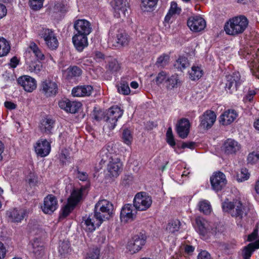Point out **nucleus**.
Returning <instances> with one entry per match:
<instances>
[{"label":"nucleus","instance_id":"38","mask_svg":"<svg viewBox=\"0 0 259 259\" xmlns=\"http://www.w3.org/2000/svg\"><path fill=\"white\" fill-rule=\"evenodd\" d=\"M157 0H141V7L144 11H151L157 4Z\"/></svg>","mask_w":259,"mask_h":259},{"label":"nucleus","instance_id":"40","mask_svg":"<svg viewBox=\"0 0 259 259\" xmlns=\"http://www.w3.org/2000/svg\"><path fill=\"white\" fill-rule=\"evenodd\" d=\"M180 222L178 220H172L170 221L166 226V230L169 233H174L179 230Z\"/></svg>","mask_w":259,"mask_h":259},{"label":"nucleus","instance_id":"19","mask_svg":"<svg viewBox=\"0 0 259 259\" xmlns=\"http://www.w3.org/2000/svg\"><path fill=\"white\" fill-rule=\"evenodd\" d=\"M17 81L27 92H32L36 88V80L29 76L24 75L21 76L18 79Z\"/></svg>","mask_w":259,"mask_h":259},{"label":"nucleus","instance_id":"22","mask_svg":"<svg viewBox=\"0 0 259 259\" xmlns=\"http://www.w3.org/2000/svg\"><path fill=\"white\" fill-rule=\"evenodd\" d=\"M34 148L35 151L38 155L41 157H45L50 153L51 145L47 140H41L36 143Z\"/></svg>","mask_w":259,"mask_h":259},{"label":"nucleus","instance_id":"29","mask_svg":"<svg viewBox=\"0 0 259 259\" xmlns=\"http://www.w3.org/2000/svg\"><path fill=\"white\" fill-rule=\"evenodd\" d=\"M131 204H126L122 207L120 212V219L122 221L126 222L133 220L135 215L133 212Z\"/></svg>","mask_w":259,"mask_h":259},{"label":"nucleus","instance_id":"6","mask_svg":"<svg viewBox=\"0 0 259 259\" xmlns=\"http://www.w3.org/2000/svg\"><path fill=\"white\" fill-rule=\"evenodd\" d=\"M38 35L45 41L46 45L51 49H56L58 46V41L54 31L51 29L42 28L39 30Z\"/></svg>","mask_w":259,"mask_h":259},{"label":"nucleus","instance_id":"26","mask_svg":"<svg viewBox=\"0 0 259 259\" xmlns=\"http://www.w3.org/2000/svg\"><path fill=\"white\" fill-rule=\"evenodd\" d=\"M98 220L95 219L94 215H90L88 218H83L81 222L82 226L86 230L89 232L94 231L96 227L100 226L101 224H97Z\"/></svg>","mask_w":259,"mask_h":259},{"label":"nucleus","instance_id":"11","mask_svg":"<svg viewBox=\"0 0 259 259\" xmlns=\"http://www.w3.org/2000/svg\"><path fill=\"white\" fill-rule=\"evenodd\" d=\"M27 210L24 209L13 208L7 211L6 217L9 222L18 223L25 218Z\"/></svg>","mask_w":259,"mask_h":259},{"label":"nucleus","instance_id":"23","mask_svg":"<svg viewBox=\"0 0 259 259\" xmlns=\"http://www.w3.org/2000/svg\"><path fill=\"white\" fill-rule=\"evenodd\" d=\"M196 223L197 226L199 234L203 236L208 233L215 235L216 234V229H210L208 222L204 219L201 218H197L196 219Z\"/></svg>","mask_w":259,"mask_h":259},{"label":"nucleus","instance_id":"12","mask_svg":"<svg viewBox=\"0 0 259 259\" xmlns=\"http://www.w3.org/2000/svg\"><path fill=\"white\" fill-rule=\"evenodd\" d=\"M210 183L213 190L216 191L221 190L227 183L225 175L220 171L214 173L210 177Z\"/></svg>","mask_w":259,"mask_h":259},{"label":"nucleus","instance_id":"44","mask_svg":"<svg viewBox=\"0 0 259 259\" xmlns=\"http://www.w3.org/2000/svg\"><path fill=\"white\" fill-rule=\"evenodd\" d=\"M176 67L180 69L181 70L185 69L189 66L187 58L185 57H180L177 60L176 64L175 65Z\"/></svg>","mask_w":259,"mask_h":259},{"label":"nucleus","instance_id":"48","mask_svg":"<svg viewBox=\"0 0 259 259\" xmlns=\"http://www.w3.org/2000/svg\"><path fill=\"white\" fill-rule=\"evenodd\" d=\"M249 176L248 170L246 168H242L240 173L237 176V180L238 182H242L247 180Z\"/></svg>","mask_w":259,"mask_h":259},{"label":"nucleus","instance_id":"37","mask_svg":"<svg viewBox=\"0 0 259 259\" xmlns=\"http://www.w3.org/2000/svg\"><path fill=\"white\" fill-rule=\"evenodd\" d=\"M29 48L34 54L37 58V60H44L45 59V55L35 43L31 42L30 44Z\"/></svg>","mask_w":259,"mask_h":259},{"label":"nucleus","instance_id":"32","mask_svg":"<svg viewBox=\"0 0 259 259\" xmlns=\"http://www.w3.org/2000/svg\"><path fill=\"white\" fill-rule=\"evenodd\" d=\"M259 248V241L250 243L245 246L242 251V255L244 259H249L253 252Z\"/></svg>","mask_w":259,"mask_h":259},{"label":"nucleus","instance_id":"4","mask_svg":"<svg viewBox=\"0 0 259 259\" xmlns=\"http://www.w3.org/2000/svg\"><path fill=\"white\" fill-rule=\"evenodd\" d=\"M123 114V111L120 108L115 106L111 107L106 112L103 119L106 121L108 127L111 130L115 128L118 119Z\"/></svg>","mask_w":259,"mask_h":259},{"label":"nucleus","instance_id":"2","mask_svg":"<svg viewBox=\"0 0 259 259\" xmlns=\"http://www.w3.org/2000/svg\"><path fill=\"white\" fill-rule=\"evenodd\" d=\"M248 25V20L243 15L233 17L227 21L224 26L226 33L230 35L236 36L242 34Z\"/></svg>","mask_w":259,"mask_h":259},{"label":"nucleus","instance_id":"59","mask_svg":"<svg viewBox=\"0 0 259 259\" xmlns=\"http://www.w3.org/2000/svg\"><path fill=\"white\" fill-rule=\"evenodd\" d=\"M259 159V155L255 154L253 153H250L247 157V161L250 163H254Z\"/></svg>","mask_w":259,"mask_h":259},{"label":"nucleus","instance_id":"53","mask_svg":"<svg viewBox=\"0 0 259 259\" xmlns=\"http://www.w3.org/2000/svg\"><path fill=\"white\" fill-rule=\"evenodd\" d=\"M166 78V74L164 71L159 72L155 78L157 84L162 83Z\"/></svg>","mask_w":259,"mask_h":259},{"label":"nucleus","instance_id":"28","mask_svg":"<svg viewBox=\"0 0 259 259\" xmlns=\"http://www.w3.org/2000/svg\"><path fill=\"white\" fill-rule=\"evenodd\" d=\"M55 121L50 118L43 119L39 125V128L44 134L50 135L52 134V130L54 127Z\"/></svg>","mask_w":259,"mask_h":259},{"label":"nucleus","instance_id":"41","mask_svg":"<svg viewBox=\"0 0 259 259\" xmlns=\"http://www.w3.org/2000/svg\"><path fill=\"white\" fill-rule=\"evenodd\" d=\"M166 82L167 88L171 89L177 87L178 83H180L178 75L177 74L171 75L166 80Z\"/></svg>","mask_w":259,"mask_h":259},{"label":"nucleus","instance_id":"33","mask_svg":"<svg viewBox=\"0 0 259 259\" xmlns=\"http://www.w3.org/2000/svg\"><path fill=\"white\" fill-rule=\"evenodd\" d=\"M100 156L101 158L100 163L105 164L106 162L110 163L111 161H113L114 157H117L118 155L114 153L109 152L107 148L103 149L100 152Z\"/></svg>","mask_w":259,"mask_h":259},{"label":"nucleus","instance_id":"15","mask_svg":"<svg viewBox=\"0 0 259 259\" xmlns=\"http://www.w3.org/2000/svg\"><path fill=\"white\" fill-rule=\"evenodd\" d=\"M95 207L98 209V210L101 211L104 214V218H110L113 213V205L109 201L103 199L99 201L95 205Z\"/></svg>","mask_w":259,"mask_h":259},{"label":"nucleus","instance_id":"25","mask_svg":"<svg viewBox=\"0 0 259 259\" xmlns=\"http://www.w3.org/2000/svg\"><path fill=\"white\" fill-rule=\"evenodd\" d=\"M72 41L76 49L82 51L88 45L87 35L75 33L72 37Z\"/></svg>","mask_w":259,"mask_h":259},{"label":"nucleus","instance_id":"8","mask_svg":"<svg viewBox=\"0 0 259 259\" xmlns=\"http://www.w3.org/2000/svg\"><path fill=\"white\" fill-rule=\"evenodd\" d=\"M109 35L112 37L113 41L116 44V47H124L128 45L130 38L124 30L111 28L109 31Z\"/></svg>","mask_w":259,"mask_h":259},{"label":"nucleus","instance_id":"1","mask_svg":"<svg viewBox=\"0 0 259 259\" xmlns=\"http://www.w3.org/2000/svg\"><path fill=\"white\" fill-rule=\"evenodd\" d=\"M222 206L224 211L229 212L233 217H235L240 220L238 225H240L241 227L245 225L248 209L243 206L240 201L236 200L230 202L228 199H226L222 203Z\"/></svg>","mask_w":259,"mask_h":259},{"label":"nucleus","instance_id":"56","mask_svg":"<svg viewBox=\"0 0 259 259\" xmlns=\"http://www.w3.org/2000/svg\"><path fill=\"white\" fill-rule=\"evenodd\" d=\"M69 250V247L67 243L62 242L59 247V251L61 254L67 253Z\"/></svg>","mask_w":259,"mask_h":259},{"label":"nucleus","instance_id":"46","mask_svg":"<svg viewBox=\"0 0 259 259\" xmlns=\"http://www.w3.org/2000/svg\"><path fill=\"white\" fill-rule=\"evenodd\" d=\"M169 59V57L168 55L163 54L158 58L155 65L158 67H164L168 64Z\"/></svg>","mask_w":259,"mask_h":259},{"label":"nucleus","instance_id":"30","mask_svg":"<svg viewBox=\"0 0 259 259\" xmlns=\"http://www.w3.org/2000/svg\"><path fill=\"white\" fill-rule=\"evenodd\" d=\"M93 91L91 85L79 86L73 89L72 94L75 97L89 96Z\"/></svg>","mask_w":259,"mask_h":259},{"label":"nucleus","instance_id":"55","mask_svg":"<svg viewBox=\"0 0 259 259\" xmlns=\"http://www.w3.org/2000/svg\"><path fill=\"white\" fill-rule=\"evenodd\" d=\"M104 115L105 114L103 111L101 110L96 111L95 109H94L93 113V118L97 121H99L103 118Z\"/></svg>","mask_w":259,"mask_h":259},{"label":"nucleus","instance_id":"39","mask_svg":"<svg viewBox=\"0 0 259 259\" xmlns=\"http://www.w3.org/2000/svg\"><path fill=\"white\" fill-rule=\"evenodd\" d=\"M203 75V70L198 66H193L190 72V78L193 80L199 79Z\"/></svg>","mask_w":259,"mask_h":259},{"label":"nucleus","instance_id":"54","mask_svg":"<svg viewBox=\"0 0 259 259\" xmlns=\"http://www.w3.org/2000/svg\"><path fill=\"white\" fill-rule=\"evenodd\" d=\"M170 13L174 14H180L181 9L178 7L177 4L175 2H172L170 5V8L169 10Z\"/></svg>","mask_w":259,"mask_h":259},{"label":"nucleus","instance_id":"50","mask_svg":"<svg viewBox=\"0 0 259 259\" xmlns=\"http://www.w3.org/2000/svg\"><path fill=\"white\" fill-rule=\"evenodd\" d=\"M103 215H104V214H103V212H102L101 211H98V209H96L95 207L94 209V217L95 219L98 220V223L97 224H101L103 221L109 220L110 218H104Z\"/></svg>","mask_w":259,"mask_h":259},{"label":"nucleus","instance_id":"64","mask_svg":"<svg viewBox=\"0 0 259 259\" xmlns=\"http://www.w3.org/2000/svg\"><path fill=\"white\" fill-rule=\"evenodd\" d=\"M256 61L254 68L256 70V72L254 75L259 79V51L256 53Z\"/></svg>","mask_w":259,"mask_h":259},{"label":"nucleus","instance_id":"16","mask_svg":"<svg viewBox=\"0 0 259 259\" xmlns=\"http://www.w3.org/2000/svg\"><path fill=\"white\" fill-rule=\"evenodd\" d=\"M216 119L214 112L211 110L206 111L200 117V125L204 129L210 128L214 124Z\"/></svg>","mask_w":259,"mask_h":259},{"label":"nucleus","instance_id":"43","mask_svg":"<svg viewBox=\"0 0 259 259\" xmlns=\"http://www.w3.org/2000/svg\"><path fill=\"white\" fill-rule=\"evenodd\" d=\"M120 68V65L116 60H112L109 62L107 65V71L111 73H114L118 71Z\"/></svg>","mask_w":259,"mask_h":259},{"label":"nucleus","instance_id":"34","mask_svg":"<svg viewBox=\"0 0 259 259\" xmlns=\"http://www.w3.org/2000/svg\"><path fill=\"white\" fill-rule=\"evenodd\" d=\"M25 61L26 63L28 65V69L30 72H34L37 73L42 69L41 63L38 60L32 61L26 58Z\"/></svg>","mask_w":259,"mask_h":259},{"label":"nucleus","instance_id":"10","mask_svg":"<svg viewBox=\"0 0 259 259\" xmlns=\"http://www.w3.org/2000/svg\"><path fill=\"white\" fill-rule=\"evenodd\" d=\"M225 89L230 93H232L233 90H237L242 82L241 79L240 73L238 72H235L232 74L226 76L225 77Z\"/></svg>","mask_w":259,"mask_h":259},{"label":"nucleus","instance_id":"42","mask_svg":"<svg viewBox=\"0 0 259 259\" xmlns=\"http://www.w3.org/2000/svg\"><path fill=\"white\" fill-rule=\"evenodd\" d=\"M199 210L205 214H208L211 212V205L209 202L205 200H202L198 204Z\"/></svg>","mask_w":259,"mask_h":259},{"label":"nucleus","instance_id":"47","mask_svg":"<svg viewBox=\"0 0 259 259\" xmlns=\"http://www.w3.org/2000/svg\"><path fill=\"white\" fill-rule=\"evenodd\" d=\"M100 253L98 248H93L87 253L86 259H99Z\"/></svg>","mask_w":259,"mask_h":259},{"label":"nucleus","instance_id":"51","mask_svg":"<svg viewBox=\"0 0 259 259\" xmlns=\"http://www.w3.org/2000/svg\"><path fill=\"white\" fill-rule=\"evenodd\" d=\"M68 70L69 74L73 76H79L82 73L80 68L76 66L70 67Z\"/></svg>","mask_w":259,"mask_h":259},{"label":"nucleus","instance_id":"7","mask_svg":"<svg viewBox=\"0 0 259 259\" xmlns=\"http://www.w3.org/2000/svg\"><path fill=\"white\" fill-rule=\"evenodd\" d=\"M152 202L151 197L147 195L145 192H143L138 193L135 195L133 204L137 210L144 211L150 207Z\"/></svg>","mask_w":259,"mask_h":259},{"label":"nucleus","instance_id":"45","mask_svg":"<svg viewBox=\"0 0 259 259\" xmlns=\"http://www.w3.org/2000/svg\"><path fill=\"white\" fill-rule=\"evenodd\" d=\"M122 140L124 143L127 145L131 144L133 141V136L131 132L128 129H124L122 132Z\"/></svg>","mask_w":259,"mask_h":259},{"label":"nucleus","instance_id":"35","mask_svg":"<svg viewBox=\"0 0 259 259\" xmlns=\"http://www.w3.org/2000/svg\"><path fill=\"white\" fill-rule=\"evenodd\" d=\"M118 92L122 95H128L131 93L128 83L125 78H122L120 83L117 85Z\"/></svg>","mask_w":259,"mask_h":259},{"label":"nucleus","instance_id":"5","mask_svg":"<svg viewBox=\"0 0 259 259\" xmlns=\"http://www.w3.org/2000/svg\"><path fill=\"white\" fill-rule=\"evenodd\" d=\"M146 239L147 236L143 232L134 235L128 242L127 249L131 253L138 252L145 245Z\"/></svg>","mask_w":259,"mask_h":259},{"label":"nucleus","instance_id":"60","mask_svg":"<svg viewBox=\"0 0 259 259\" xmlns=\"http://www.w3.org/2000/svg\"><path fill=\"white\" fill-rule=\"evenodd\" d=\"M7 250L4 243L0 241V259L5 257Z\"/></svg>","mask_w":259,"mask_h":259},{"label":"nucleus","instance_id":"31","mask_svg":"<svg viewBox=\"0 0 259 259\" xmlns=\"http://www.w3.org/2000/svg\"><path fill=\"white\" fill-rule=\"evenodd\" d=\"M111 4L115 12L118 13L117 17L120 16V12L122 15H125V12L127 11L125 2H124L123 0H113Z\"/></svg>","mask_w":259,"mask_h":259},{"label":"nucleus","instance_id":"27","mask_svg":"<svg viewBox=\"0 0 259 259\" xmlns=\"http://www.w3.org/2000/svg\"><path fill=\"white\" fill-rule=\"evenodd\" d=\"M237 116L236 112L234 110H228L221 115L220 122L223 125H229L234 121Z\"/></svg>","mask_w":259,"mask_h":259},{"label":"nucleus","instance_id":"62","mask_svg":"<svg viewBox=\"0 0 259 259\" xmlns=\"http://www.w3.org/2000/svg\"><path fill=\"white\" fill-rule=\"evenodd\" d=\"M198 259H211L210 254L204 250L200 252L198 255Z\"/></svg>","mask_w":259,"mask_h":259},{"label":"nucleus","instance_id":"14","mask_svg":"<svg viewBox=\"0 0 259 259\" xmlns=\"http://www.w3.org/2000/svg\"><path fill=\"white\" fill-rule=\"evenodd\" d=\"M58 201L53 195H48L44 199V205L41 206L42 211L47 214L53 213L57 208Z\"/></svg>","mask_w":259,"mask_h":259},{"label":"nucleus","instance_id":"13","mask_svg":"<svg viewBox=\"0 0 259 259\" xmlns=\"http://www.w3.org/2000/svg\"><path fill=\"white\" fill-rule=\"evenodd\" d=\"M113 160L108 164L107 167V175L110 178H116L122 170V164L119 157H114Z\"/></svg>","mask_w":259,"mask_h":259},{"label":"nucleus","instance_id":"58","mask_svg":"<svg viewBox=\"0 0 259 259\" xmlns=\"http://www.w3.org/2000/svg\"><path fill=\"white\" fill-rule=\"evenodd\" d=\"M256 94L255 92L253 90H250L248 91L247 94L244 98V101L246 102L247 101L251 102L252 101L253 96Z\"/></svg>","mask_w":259,"mask_h":259},{"label":"nucleus","instance_id":"17","mask_svg":"<svg viewBox=\"0 0 259 259\" xmlns=\"http://www.w3.org/2000/svg\"><path fill=\"white\" fill-rule=\"evenodd\" d=\"M58 105L60 108L64 109L67 112L75 113L78 112V109L81 106V104L79 102L70 101L69 100L66 99L60 101L58 103Z\"/></svg>","mask_w":259,"mask_h":259},{"label":"nucleus","instance_id":"20","mask_svg":"<svg viewBox=\"0 0 259 259\" xmlns=\"http://www.w3.org/2000/svg\"><path fill=\"white\" fill-rule=\"evenodd\" d=\"M74 28L77 34L88 35L92 31L90 22L85 20H78L74 24Z\"/></svg>","mask_w":259,"mask_h":259},{"label":"nucleus","instance_id":"49","mask_svg":"<svg viewBox=\"0 0 259 259\" xmlns=\"http://www.w3.org/2000/svg\"><path fill=\"white\" fill-rule=\"evenodd\" d=\"M44 0H29L30 6L33 10H39L43 5Z\"/></svg>","mask_w":259,"mask_h":259},{"label":"nucleus","instance_id":"3","mask_svg":"<svg viewBox=\"0 0 259 259\" xmlns=\"http://www.w3.org/2000/svg\"><path fill=\"white\" fill-rule=\"evenodd\" d=\"M85 190L84 187L74 189L71 193L70 196L68 199L67 204L63 207L62 209V216L64 218L66 217L74 209L75 205L80 200L82 192Z\"/></svg>","mask_w":259,"mask_h":259},{"label":"nucleus","instance_id":"18","mask_svg":"<svg viewBox=\"0 0 259 259\" xmlns=\"http://www.w3.org/2000/svg\"><path fill=\"white\" fill-rule=\"evenodd\" d=\"M187 25L191 30L198 32L205 28L206 23L204 19L202 17L195 16L189 18L187 21Z\"/></svg>","mask_w":259,"mask_h":259},{"label":"nucleus","instance_id":"24","mask_svg":"<svg viewBox=\"0 0 259 259\" xmlns=\"http://www.w3.org/2000/svg\"><path fill=\"white\" fill-rule=\"evenodd\" d=\"M241 145L232 139H227L224 144L225 153L227 154H236L241 149Z\"/></svg>","mask_w":259,"mask_h":259},{"label":"nucleus","instance_id":"21","mask_svg":"<svg viewBox=\"0 0 259 259\" xmlns=\"http://www.w3.org/2000/svg\"><path fill=\"white\" fill-rule=\"evenodd\" d=\"M190 123L187 118L181 119L177 125V132L179 137L182 139L186 138L190 131Z\"/></svg>","mask_w":259,"mask_h":259},{"label":"nucleus","instance_id":"57","mask_svg":"<svg viewBox=\"0 0 259 259\" xmlns=\"http://www.w3.org/2000/svg\"><path fill=\"white\" fill-rule=\"evenodd\" d=\"M65 5L62 3L57 2L54 6V11L55 12H63L65 11Z\"/></svg>","mask_w":259,"mask_h":259},{"label":"nucleus","instance_id":"9","mask_svg":"<svg viewBox=\"0 0 259 259\" xmlns=\"http://www.w3.org/2000/svg\"><path fill=\"white\" fill-rule=\"evenodd\" d=\"M58 91V87L56 81L50 79H46L41 81L40 92L45 96L49 97L55 96Z\"/></svg>","mask_w":259,"mask_h":259},{"label":"nucleus","instance_id":"52","mask_svg":"<svg viewBox=\"0 0 259 259\" xmlns=\"http://www.w3.org/2000/svg\"><path fill=\"white\" fill-rule=\"evenodd\" d=\"M33 252L36 257H39L44 253V249L42 246L35 247V244H33Z\"/></svg>","mask_w":259,"mask_h":259},{"label":"nucleus","instance_id":"36","mask_svg":"<svg viewBox=\"0 0 259 259\" xmlns=\"http://www.w3.org/2000/svg\"><path fill=\"white\" fill-rule=\"evenodd\" d=\"M9 42L3 37H0V57L6 56L10 50Z\"/></svg>","mask_w":259,"mask_h":259},{"label":"nucleus","instance_id":"63","mask_svg":"<svg viewBox=\"0 0 259 259\" xmlns=\"http://www.w3.org/2000/svg\"><path fill=\"white\" fill-rule=\"evenodd\" d=\"M258 235V229L255 228L254 229L253 231L248 235V241H252L257 238Z\"/></svg>","mask_w":259,"mask_h":259},{"label":"nucleus","instance_id":"61","mask_svg":"<svg viewBox=\"0 0 259 259\" xmlns=\"http://www.w3.org/2000/svg\"><path fill=\"white\" fill-rule=\"evenodd\" d=\"M27 181L30 186H34L37 182V178L33 174H30L28 176Z\"/></svg>","mask_w":259,"mask_h":259}]
</instances>
